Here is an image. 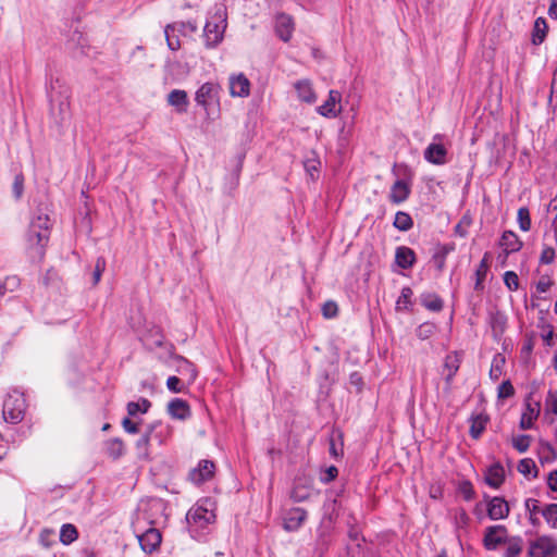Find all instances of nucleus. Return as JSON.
<instances>
[{
	"label": "nucleus",
	"mask_w": 557,
	"mask_h": 557,
	"mask_svg": "<svg viewBox=\"0 0 557 557\" xmlns=\"http://www.w3.org/2000/svg\"><path fill=\"white\" fill-rule=\"evenodd\" d=\"M51 221L48 206L40 203L34 211L26 235L27 250L33 260L40 261L50 237Z\"/></svg>",
	"instance_id": "obj_1"
},
{
	"label": "nucleus",
	"mask_w": 557,
	"mask_h": 557,
	"mask_svg": "<svg viewBox=\"0 0 557 557\" xmlns=\"http://www.w3.org/2000/svg\"><path fill=\"white\" fill-rule=\"evenodd\" d=\"M50 101V116L53 123L61 127L71 117L70 88L59 78L51 82L48 92Z\"/></svg>",
	"instance_id": "obj_2"
},
{
	"label": "nucleus",
	"mask_w": 557,
	"mask_h": 557,
	"mask_svg": "<svg viewBox=\"0 0 557 557\" xmlns=\"http://www.w3.org/2000/svg\"><path fill=\"white\" fill-rule=\"evenodd\" d=\"M226 26V8L223 4H215L203 28V38L207 48H214L223 40Z\"/></svg>",
	"instance_id": "obj_3"
},
{
	"label": "nucleus",
	"mask_w": 557,
	"mask_h": 557,
	"mask_svg": "<svg viewBox=\"0 0 557 557\" xmlns=\"http://www.w3.org/2000/svg\"><path fill=\"white\" fill-rule=\"evenodd\" d=\"M26 400L23 393L13 391L3 401L2 414L5 422L20 423L25 414Z\"/></svg>",
	"instance_id": "obj_4"
},
{
	"label": "nucleus",
	"mask_w": 557,
	"mask_h": 557,
	"mask_svg": "<svg viewBox=\"0 0 557 557\" xmlns=\"http://www.w3.org/2000/svg\"><path fill=\"white\" fill-rule=\"evenodd\" d=\"M220 85L212 82L202 84L196 91L195 101L206 111L207 115L210 114L212 106H220Z\"/></svg>",
	"instance_id": "obj_5"
},
{
	"label": "nucleus",
	"mask_w": 557,
	"mask_h": 557,
	"mask_svg": "<svg viewBox=\"0 0 557 557\" xmlns=\"http://www.w3.org/2000/svg\"><path fill=\"white\" fill-rule=\"evenodd\" d=\"M530 557H557V543L550 536H540L530 544Z\"/></svg>",
	"instance_id": "obj_6"
},
{
	"label": "nucleus",
	"mask_w": 557,
	"mask_h": 557,
	"mask_svg": "<svg viewBox=\"0 0 557 557\" xmlns=\"http://www.w3.org/2000/svg\"><path fill=\"white\" fill-rule=\"evenodd\" d=\"M507 540V529L505 525H491L484 531L483 545L487 550H495L499 545L505 544Z\"/></svg>",
	"instance_id": "obj_7"
},
{
	"label": "nucleus",
	"mask_w": 557,
	"mask_h": 557,
	"mask_svg": "<svg viewBox=\"0 0 557 557\" xmlns=\"http://www.w3.org/2000/svg\"><path fill=\"white\" fill-rule=\"evenodd\" d=\"M137 539L141 549L147 554H151L159 548L162 535L158 529L149 528L144 533L137 535Z\"/></svg>",
	"instance_id": "obj_8"
},
{
	"label": "nucleus",
	"mask_w": 557,
	"mask_h": 557,
	"mask_svg": "<svg viewBox=\"0 0 557 557\" xmlns=\"http://www.w3.org/2000/svg\"><path fill=\"white\" fill-rule=\"evenodd\" d=\"M215 515L202 506H196L188 510L186 520L189 525L206 527L211 523Z\"/></svg>",
	"instance_id": "obj_9"
},
{
	"label": "nucleus",
	"mask_w": 557,
	"mask_h": 557,
	"mask_svg": "<svg viewBox=\"0 0 557 557\" xmlns=\"http://www.w3.org/2000/svg\"><path fill=\"white\" fill-rule=\"evenodd\" d=\"M441 139L442 135H435L434 143H431L424 150V158L428 162L437 165L446 163L447 150L443 144L436 143V140Z\"/></svg>",
	"instance_id": "obj_10"
},
{
	"label": "nucleus",
	"mask_w": 557,
	"mask_h": 557,
	"mask_svg": "<svg viewBox=\"0 0 557 557\" xmlns=\"http://www.w3.org/2000/svg\"><path fill=\"white\" fill-rule=\"evenodd\" d=\"M307 519V511L304 508L295 507L286 511L283 519V528L286 531H297Z\"/></svg>",
	"instance_id": "obj_11"
},
{
	"label": "nucleus",
	"mask_w": 557,
	"mask_h": 557,
	"mask_svg": "<svg viewBox=\"0 0 557 557\" xmlns=\"http://www.w3.org/2000/svg\"><path fill=\"white\" fill-rule=\"evenodd\" d=\"M214 463L210 460H201L197 468L193 469L188 476L195 484H201L213 476Z\"/></svg>",
	"instance_id": "obj_12"
},
{
	"label": "nucleus",
	"mask_w": 557,
	"mask_h": 557,
	"mask_svg": "<svg viewBox=\"0 0 557 557\" xmlns=\"http://www.w3.org/2000/svg\"><path fill=\"white\" fill-rule=\"evenodd\" d=\"M342 95L337 90H330L327 100L318 108L319 114L325 117H336L342 109L337 107L341 102Z\"/></svg>",
	"instance_id": "obj_13"
},
{
	"label": "nucleus",
	"mask_w": 557,
	"mask_h": 557,
	"mask_svg": "<svg viewBox=\"0 0 557 557\" xmlns=\"http://www.w3.org/2000/svg\"><path fill=\"white\" fill-rule=\"evenodd\" d=\"M509 515V506L503 497H492L487 503V516L492 520L505 519Z\"/></svg>",
	"instance_id": "obj_14"
},
{
	"label": "nucleus",
	"mask_w": 557,
	"mask_h": 557,
	"mask_svg": "<svg viewBox=\"0 0 557 557\" xmlns=\"http://www.w3.org/2000/svg\"><path fill=\"white\" fill-rule=\"evenodd\" d=\"M250 92V82L244 74L230 77V94L232 97H247Z\"/></svg>",
	"instance_id": "obj_15"
},
{
	"label": "nucleus",
	"mask_w": 557,
	"mask_h": 557,
	"mask_svg": "<svg viewBox=\"0 0 557 557\" xmlns=\"http://www.w3.org/2000/svg\"><path fill=\"white\" fill-rule=\"evenodd\" d=\"M176 371L187 384H191L197 377V371L193 362L182 356H175Z\"/></svg>",
	"instance_id": "obj_16"
},
{
	"label": "nucleus",
	"mask_w": 557,
	"mask_h": 557,
	"mask_svg": "<svg viewBox=\"0 0 557 557\" xmlns=\"http://www.w3.org/2000/svg\"><path fill=\"white\" fill-rule=\"evenodd\" d=\"M275 30L277 36L283 41H288L292 37L293 30H294V23L293 18L285 13H281L276 16L275 20Z\"/></svg>",
	"instance_id": "obj_17"
},
{
	"label": "nucleus",
	"mask_w": 557,
	"mask_h": 557,
	"mask_svg": "<svg viewBox=\"0 0 557 557\" xmlns=\"http://www.w3.org/2000/svg\"><path fill=\"white\" fill-rule=\"evenodd\" d=\"M460 362H461V360H460L458 354H456V352L449 354L445 358L443 374H444L445 383L448 388H450L454 376L456 375V373L459 370Z\"/></svg>",
	"instance_id": "obj_18"
},
{
	"label": "nucleus",
	"mask_w": 557,
	"mask_h": 557,
	"mask_svg": "<svg viewBox=\"0 0 557 557\" xmlns=\"http://www.w3.org/2000/svg\"><path fill=\"white\" fill-rule=\"evenodd\" d=\"M168 413L177 420H186L190 417V407L186 400L174 398L168 404Z\"/></svg>",
	"instance_id": "obj_19"
},
{
	"label": "nucleus",
	"mask_w": 557,
	"mask_h": 557,
	"mask_svg": "<svg viewBox=\"0 0 557 557\" xmlns=\"http://www.w3.org/2000/svg\"><path fill=\"white\" fill-rule=\"evenodd\" d=\"M168 103L174 107L177 113L187 112V108L189 106L187 92L182 89H173L168 95Z\"/></svg>",
	"instance_id": "obj_20"
},
{
	"label": "nucleus",
	"mask_w": 557,
	"mask_h": 557,
	"mask_svg": "<svg viewBox=\"0 0 557 557\" xmlns=\"http://www.w3.org/2000/svg\"><path fill=\"white\" fill-rule=\"evenodd\" d=\"M499 246L504 249L506 256L517 252L522 247V242L512 231H505L500 237Z\"/></svg>",
	"instance_id": "obj_21"
},
{
	"label": "nucleus",
	"mask_w": 557,
	"mask_h": 557,
	"mask_svg": "<svg viewBox=\"0 0 557 557\" xmlns=\"http://www.w3.org/2000/svg\"><path fill=\"white\" fill-rule=\"evenodd\" d=\"M395 261L399 268L404 270L410 269L416 262V253L409 247L399 246L396 248Z\"/></svg>",
	"instance_id": "obj_22"
},
{
	"label": "nucleus",
	"mask_w": 557,
	"mask_h": 557,
	"mask_svg": "<svg viewBox=\"0 0 557 557\" xmlns=\"http://www.w3.org/2000/svg\"><path fill=\"white\" fill-rule=\"evenodd\" d=\"M505 481V470L504 467L499 462H495L487 468L485 482L494 487H499Z\"/></svg>",
	"instance_id": "obj_23"
},
{
	"label": "nucleus",
	"mask_w": 557,
	"mask_h": 557,
	"mask_svg": "<svg viewBox=\"0 0 557 557\" xmlns=\"http://www.w3.org/2000/svg\"><path fill=\"white\" fill-rule=\"evenodd\" d=\"M67 48L72 50V53L75 58L87 54V39L82 33L74 32L71 39L67 42Z\"/></svg>",
	"instance_id": "obj_24"
},
{
	"label": "nucleus",
	"mask_w": 557,
	"mask_h": 557,
	"mask_svg": "<svg viewBox=\"0 0 557 557\" xmlns=\"http://www.w3.org/2000/svg\"><path fill=\"white\" fill-rule=\"evenodd\" d=\"M409 186L403 180H397L391 188L389 200L398 205L404 202L409 197Z\"/></svg>",
	"instance_id": "obj_25"
},
{
	"label": "nucleus",
	"mask_w": 557,
	"mask_h": 557,
	"mask_svg": "<svg viewBox=\"0 0 557 557\" xmlns=\"http://www.w3.org/2000/svg\"><path fill=\"white\" fill-rule=\"evenodd\" d=\"M488 267H490V253L485 252L481 262L479 263V265L475 270V284H474L475 290L481 292L484 289L483 282L486 277Z\"/></svg>",
	"instance_id": "obj_26"
},
{
	"label": "nucleus",
	"mask_w": 557,
	"mask_h": 557,
	"mask_svg": "<svg viewBox=\"0 0 557 557\" xmlns=\"http://www.w3.org/2000/svg\"><path fill=\"white\" fill-rule=\"evenodd\" d=\"M298 98L307 103L315 101V94L312 90L311 84L308 81H298L295 84Z\"/></svg>",
	"instance_id": "obj_27"
},
{
	"label": "nucleus",
	"mask_w": 557,
	"mask_h": 557,
	"mask_svg": "<svg viewBox=\"0 0 557 557\" xmlns=\"http://www.w3.org/2000/svg\"><path fill=\"white\" fill-rule=\"evenodd\" d=\"M470 425V435L472 438L478 440L485 430L488 418L483 414L472 416Z\"/></svg>",
	"instance_id": "obj_28"
},
{
	"label": "nucleus",
	"mask_w": 557,
	"mask_h": 557,
	"mask_svg": "<svg viewBox=\"0 0 557 557\" xmlns=\"http://www.w3.org/2000/svg\"><path fill=\"white\" fill-rule=\"evenodd\" d=\"M540 413L539 408L532 407L530 403L527 404L525 410L523 411L519 426L521 430H529L533 426V421L537 418Z\"/></svg>",
	"instance_id": "obj_29"
},
{
	"label": "nucleus",
	"mask_w": 557,
	"mask_h": 557,
	"mask_svg": "<svg viewBox=\"0 0 557 557\" xmlns=\"http://www.w3.org/2000/svg\"><path fill=\"white\" fill-rule=\"evenodd\" d=\"M505 544H507L504 557H518L523 548V541L520 536L507 537Z\"/></svg>",
	"instance_id": "obj_30"
},
{
	"label": "nucleus",
	"mask_w": 557,
	"mask_h": 557,
	"mask_svg": "<svg viewBox=\"0 0 557 557\" xmlns=\"http://www.w3.org/2000/svg\"><path fill=\"white\" fill-rule=\"evenodd\" d=\"M547 32V24L543 17H537L534 22L533 34H532V42L534 45H541Z\"/></svg>",
	"instance_id": "obj_31"
},
{
	"label": "nucleus",
	"mask_w": 557,
	"mask_h": 557,
	"mask_svg": "<svg viewBox=\"0 0 557 557\" xmlns=\"http://www.w3.org/2000/svg\"><path fill=\"white\" fill-rule=\"evenodd\" d=\"M421 304L429 310L437 312L443 309V300L435 294H424L421 297Z\"/></svg>",
	"instance_id": "obj_32"
},
{
	"label": "nucleus",
	"mask_w": 557,
	"mask_h": 557,
	"mask_svg": "<svg viewBox=\"0 0 557 557\" xmlns=\"http://www.w3.org/2000/svg\"><path fill=\"white\" fill-rule=\"evenodd\" d=\"M151 407V403L147 398H140L139 401H129L126 406L127 413L135 417L138 412L146 413Z\"/></svg>",
	"instance_id": "obj_33"
},
{
	"label": "nucleus",
	"mask_w": 557,
	"mask_h": 557,
	"mask_svg": "<svg viewBox=\"0 0 557 557\" xmlns=\"http://www.w3.org/2000/svg\"><path fill=\"white\" fill-rule=\"evenodd\" d=\"M159 425V423H151L147 426L146 432L143 436L136 442V447L143 456H147V446L152 436L154 429Z\"/></svg>",
	"instance_id": "obj_34"
},
{
	"label": "nucleus",
	"mask_w": 557,
	"mask_h": 557,
	"mask_svg": "<svg viewBox=\"0 0 557 557\" xmlns=\"http://www.w3.org/2000/svg\"><path fill=\"white\" fill-rule=\"evenodd\" d=\"M107 454L113 459L120 458L124 454V444L120 438H112L106 444Z\"/></svg>",
	"instance_id": "obj_35"
},
{
	"label": "nucleus",
	"mask_w": 557,
	"mask_h": 557,
	"mask_svg": "<svg viewBox=\"0 0 557 557\" xmlns=\"http://www.w3.org/2000/svg\"><path fill=\"white\" fill-rule=\"evenodd\" d=\"M412 225H413V221L408 213H406L404 211H398L395 214L394 226L397 230L407 232L412 227Z\"/></svg>",
	"instance_id": "obj_36"
},
{
	"label": "nucleus",
	"mask_w": 557,
	"mask_h": 557,
	"mask_svg": "<svg viewBox=\"0 0 557 557\" xmlns=\"http://www.w3.org/2000/svg\"><path fill=\"white\" fill-rule=\"evenodd\" d=\"M77 536H78L77 529L73 524L65 523L62 525L61 531H60V541L64 545H69L71 543H73L77 539Z\"/></svg>",
	"instance_id": "obj_37"
},
{
	"label": "nucleus",
	"mask_w": 557,
	"mask_h": 557,
	"mask_svg": "<svg viewBox=\"0 0 557 557\" xmlns=\"http://www.w3.org/2000/svg\"><path fill=\"white\" fill-rule=\"evenodd\" d=\"M454 249L453 246L444 245L441 246L433 255V261L438 271H443L445 268V261L447 255Z\"/></svg>",
	"instance_id": "obj_38"
},
{
	"label": "nucleus",
	"mask_w": 557,
	"mask_h": 557,
	"mask_svg": "<svg viewBox=\"0 0 557 557\" xmlns=\"http://www.w3.org/2000/svg\"><path fill=\"white\" fill-rule=\"evenodd\" d=\"M413 295V292L410 287L406 286V287H403L401 292H400V296L398 297L397 301H396V309L397 310H405V309H408L409 306L411 305V297Z\"/></svg>",
	"instance_id": "obj_39"
},
{
	"label": "nucleus",
	"mask_w": 557,
	"mask_h": 557,
	"mask_svg": "<svg viewBox=\"0 0 557 557\" xmlns=\"http://www.w3.org/2000/svg\"><path fill=\"white\" fill-rule=\"evenodd\" d=\"M518 471L528 476L533 472V478L537 476V469L535 462L530 458H524L519 461Z\"/></svg>",
	"instance_id": "obj_40"
},
{
	"label": "nucleus",
	"mask_w": 557,
	"mask_h": 557,
	"mask_svg": "<svg viewBox=\"0 0 557 557\" xmlns=\"http://www.w3.org/2000/svg\"><path fill=\"white\" fill-rule=\"evenodd\" d=\"M470 522V517L465 509L459 508L454 512V524L457 530L467 529Z\"/></svg>",
	"instance_id": "obj_41"
},
{
	"label": "nucleus",
	"mask_w": 557,
	"mask_h": 557,
	"mask_svg": "<svg viewBox=\"0 0 557 557\" xmlns=\"http://www.w3.org/2000/svg\"><path fill=\"white\" fill-rule=\"evenodd\" d=\"M517 220L519 223V227L523 232H528L531 228L530 211L527 207H521L518 210Z\"/></svg>",
	"instance_id": "obj_42"
},
{
	"label": "nucleus",
	"mask_w": 557,
	"mask_h": 557,
	"mask_svg": "<svg viewBox=\"0 0 557 557\" xmlns=\"http://www.w3.org/2000/svg\"><path fill=\"white\" fill-rule=\"evenodd\" d=\"M504 363H505V358L500 354H497L493 359L492 367L490 370V377L493 381H497L500 377L502 367Z\"/></svg>",
	"instance_id": "obj_43"
},
{
	"label": "nucleus",
	"mask_w": 557,
	"mask_h": 557,
	"mask_svg": "<svg viewBox=\"0 0 557 557\" xmlns=\"http://www.w3.org/2000/svg\"><path fill=\"white\" fill-rule=\"evenodd\" d=\"M542 516L552 528H557V504H549L542 510Z\"/></svg>",
	"instance_id": "obj_44"
},
{
	"label": "nucleus",
	"mask_w": 557,
	"mask_h": 557,
	"mask_svg": "<svg viewBox=\"0 0 557 557\" xmlns=\"http://www.w3.org/2000/svg\"><path fill=\"white\" fill-rule=\"evenodd\" d=\"M532 437L527 434H521L518 436H515L512 438V446L519 451V453H525L531 444Z\"/></svg>",
	"instance_id": "obj_45"
},
{
	"label": "nucleus",
	"mask_w": 557,
	"mask_h": 557,
	"mask_svg": "<svg viewBox=\"0 0 557 557\" xmlns=\"http://www.w3.org/2000/svg\"><path fill=\"white\" fill-rule=\"evenodd\" d=\"M177 28L175 27L174 24H168L165 26V29H164V34H165V38H166V42H168V47L173 50V51H176L180 49L181 47V42H180V39L175 36H171L170 35V32H174L176 30Z\"/></svg>",
	"instance_id": "obj_46"
},
{
	"label": "nucleus",
	"mask_w": 557,
	"mask_h": 557,
	"mask_svg": "<svg viewBox=\"0 0 557 557\" xmlns=\"http://www.w3.org/2000/svg\"><path fill=\"white\" fill-rule=\"evenodd\" d=\"M166 387L173 393H182L185 388L184 380L177 376H169Z\"/></svg>",
	"instance_id": "obj_47"
},
{
	"label": "nucleus",
	"mask_w": 557,
	"mask_h": 557,
	"mask_svg": "<svg viewBox=\"0 0 557 557\" xmlns=\"http://www.w3.org/2000/svg\"><path fill=\"white\" fill-rule=\"evenodd\" d=\"M504 283L509 290H517L519 288V277L512 271H507L504 274Z\"/></svg>",
	"instance_id": "obj_48"
},
{
	"label": "nucleus",
	"mask_w": 557,
	"mask_h": 557,
	"mask_svg": "<svg viewBox=\"0 0 557 557\" xmlns=\"http://www.w3.org/2000/svg\"><path fill=\"white\" fill-rule=\"evenodd\" d=\"M104 269H106V259L103 257H99L96 261L95 270L92 272L94 285L99 283Z\"/></svg>",
	"instance_id": "obj_49"
},
{
	"label": "nucleus",
	"mask_w": 557,
	"mask_h": 557,
	"mask_svg": "<svg viewBox=\"0 0 557 557\" xmlns=\"http://www.w3.org/2000/svg\"><path fill=\"white\" fill-rule=\"evenodd\" d=\"M338 313V307L335 301H326L322 306V314L326 319L335 318Z\"/></svg>",
	"instance_id": "obj_50"
},
{
	"label": "nucleus",
	"mask_w": 557,
	"mask_h": 557,
	"mask_svg": "<svg viewBox=\"0 0 557 557\" xmlns=\"http://www.w3.org/2000/svg\"><path fill=\"white\" fill-rule=\"evenodd\" d=\"M12 191L15 197V199H20L24 191V176L23 174H17L14 177V182L12 185Z\"/></svg>",
	"instance_id": "obj_51"
},
{
	"label": "nucleus",
	"mask_w": 557,
	"mask_h": 557,
	"mask_svg": "<svg viewBox=\"0 0 557 557\" xmlns=\"http://www.w3.org/2000/svg\"><path fill=\"white\" fill-rule=\"evenodd\" d=\"M459 493L466 500H471L474 496L473 486L469 481H463L459 485Z\"/></svg>",
	"instance_id": "obj_52"
},
{
	"label": "nucleus",
	"mask_w": 557,
	"mask_h": 557,
	"mask_svg": "<svg viewBox=\"0 0 557 557\" xmlns=\"http://www.w3.org/2000/svg\"><path fill=\"white\" fill-rule=\"evenodd\" d=\"M552 457L555 456V450L554 448L552 447V445L549 443H542L541 444V450H540V458H541V461H550L552 460Z\"/></svg>",
	"instance_id": "obj_53"
},
{
	"label": "nucleus",
	"mask_w": 557,
	"mask_h": 557,
	"mask_svg": "<svg viewBox=\"0 0 557 557\" xmlns=\"http://www.w3.org/2000/svg\"><path fill=\"white\" fill-rule=\"evenodd\" d=\"M515 394V388L509 381L503 382L498 387V397L508 398Z\"/></svg>",
	"instance_id": "obj_54"
},
{
	"label": "nucleus",
	"mask_w": 557,
	"mask_h": 557,
	"mask_svg": "<svg viewBox=\"0 0 557 557\" xmlns=\"http://www.w3.org/2000/svg\"><path fill=\"white\" fill-rule=\"evenodd\" d=\"M546 410L557 414V392H549L545 401Z\"/></svg>",
	"instance_id": "obj_55"
},
{
	"label": "nucleus",
	"mask_w": 557,
	"mask_h": 557,
	"mask_svg": "<svg viewBox=\"0 0 557 557\" xmlns=\"http://www.w3.org/2000/svg\"><path fill=\"white\" fill-rule=\"evenodd\" d=\"M319 164L320 161L317 159H308L304 163L306 172L310 175L312 180L315 178L314 173L318 172Z\"/></svg>",
	"instance_id": "obj_56"
},
{
	"label": "nucleus",
	"mask_w": 557,
	"mask_h": 557,
	"mask_svg": "<svg viewBox=\"0 0 557 557\" xmlns=\"http://www.w3.org/2000/svg\"><path fill=\"white\" fill-rule=\"evenodd\" d=\"M290 497L295 502L300 503V502L306 500L309 497V492L301 487L295 486L290 493Z\"/></svg>",
	"instance_id": "obj_57"
},
{
	"label": "nucleus",
	"mask_w": 557,
	"mask_h": 557,
	"mask_svg": "<svg viewBox=\"0 0 557 557\" xmlns=\"http://www.w3.org/2000/svg\"><path fill=\"white\" fill-rule=\"evenodd\" d=\"M555 259V250L552 247H545L541 253L540 261L544 264H549Z\"/></svg>",
	"instance_id": "obj_58"
},
{
	"label": "nucleus",
	"mask_w": 557,
	"mask_h": 557,
	"mask_svg": "<svg viewBox=\"0 0 557 557\" xmlns=\"http://www.w3.org/2000/svg\"><path fill=\"white\" fill-rule=\"evenodd\" d=\"M53 531L45 529L40 532L39 542L44 547H50L52 544Z\"/></svg>",
	"instance_id": "obj_59"
},
{
	"label": "nucleus",
	"mask_w": 557,
	"mask_h": 557,
	"mask_svg": "<svg viewBox=\"0 0 557 557\" xmlns=\"http://www.w3.org/2000/svg\"><path fill=\"white\" fill-rule=\"evenodd\" d=\"M338 474V469L335 467V466H330L325 471H324V474L321 476V481L323 483H330L332 482L333 480H335V478L337 476Z\"/></svg>",
	"instance_id": "obj_60"
},
{
	"label": "nucleus",
	"mask_w": 557,
	"mask_h": 557,
	"mask_svg": "<svg viewBox=\"0 0 557 557\" xmlns=\"http://www.w3.org/2000/svg\"><path fill=\"white\" fill-rule=\"evenodd\" d=\"M175 25V27L177 28V30L184 33L185 29H188L190 33H195L197 32L198 29V26H197V23L194 22V21H188V22H178V23H173Z\"/></svg>",
	"instance_id": "obj_61"
},
{
	"label": "nucleus",
	"mask_w": 557,
	"mask_h": 557,
	"mask_svg": "<svg viewBox=\"0 0 557 557\" xmlns=\"http://www.w3.org/2000/svg\"><path fill=\"white\" fill-rule=\"evenodd\" d=\"M122 426L125 430V432L129 434H136L139 432L138 423L132 421L129 418L123 419Z\"/></svg>",
	"instance_id": "obj_62"
},
{
	"label": "nucleus",
	"mask_w": 557,
	"mask_h": 557,
	"mask_svg": "<svg viewBox=\"0 0 557 557\" xmlns=\"http://www.w3.org/2000/svg\"><path fill=\"white\" fill-rule=\"evenodd\" d=\"M553 282L549 277L542 276L540 281L536 283V290L539 293H546L550 288Z\"/></svg>",
	"instance_id": "obj_63"
},
{
	"label": "nucleus",
	"mask_w": 557,
	"mask_h": 557,
	"mask_svg": "<svg viewBox=\"0 0 557 557\" xmlns=\"http://www.w3.org/2000/svg\"><path fill=\"white\" fill-rule=\"evenodd\" d=\"M525 509L530 513H537V512L542 513V510H543L540 508V502L537 499H533V498H528L525 500Z\"/></svg>",
	"instance_id": "obj_64"
}]
</instances>
